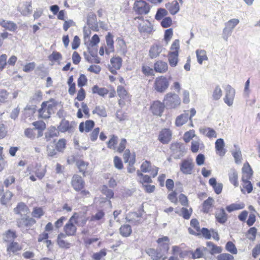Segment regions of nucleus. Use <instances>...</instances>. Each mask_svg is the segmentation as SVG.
<instances>
[{"label": "nucleus", "mask_w": 260, "mask_h": 260, "mask_svg": "<svg viewBox=\"0 0 260 260\" xmlns=\"http://www.w3.org/2000/svg\"><path fill=\"white\" fill-rule=\"evenodd\" d=\"M214 200L211 197H209L205 200L203 204V211L204 213H208L213 207Z\"/></svg>", "instance_id": "7c9ffc66"}, {"label": "nucleus", "mask_w": 260, "mask_h": 260, "mask_svg": "<svg viewBox=\"0 0 260 260\" xmlns=\"http://www.w3.org/2000/svg\"><path fill=\"white\" fill-rule=\"evenodd\" d=\"M66 236L63 234H59L57 238V243L60 247L67 249L70 248V244L63 240Z\"/></svg>", "instance_id": "f704fd0d"}, {"label": "nucleus", "mask_w": 260, "mask_h": 260, "mask_svg": "<svg viewBox=\"0 0 260 260\" xmlns=\"http://www.w3.org/2000/svg\"><path fill=\"white\" fill-rule=\"evenodd\" d=\"M207 245L209 248L210 253L212 255L220 253L222 251V248L220 247L215 245L211 242H208Z\"/></svg>", "instance_id": "473e14b6"}, {"label": "nucleus", "mask_w": 260, "mask_h": 260, "mask_svg": "<svg viewBox=\"0 0 260 260\" xmlns=\"http://www.w3.org/2000/svg\"><path fill=\"white\" fill-rule=\"evenodd\" d=\"M135 20H138V28L140 34L148 35L154 31L153 24L148 20L145 19L142 16L136 17Z\"/></svg>", "instance_id": "f257e3e1"}, {"label": "nucleus", "mask_w": 260, "mask_h": 260, "mask_svg": "<svg viewBox=\"0 0 260 260\" xmlns=\"http://www.w3.org/2000/svg\"><path fill=\"white\" fill-rule=\"evenodd\" d=\"M229 180L235 187L239 185L238 181V173L235 169H231L228 174Z\"/></svg>", "instance_id": "c85d7f7f"}, {"label": "nucleus", "mask_w": 260, "mask_h": 260, "mask_svg": "<svg viewBox=\"0 0 260 260\" xmlns=\"http://www.w3.org/2000/svg\"><path fill=\"white\" fill-rule=\"evenodd\" d=\"M245 205L243 203H233L226 207V209L229 212H232L235 210L242 209L244 208Z\"/></svg>", "instance_id": "e433bc0d"}, {"label": "nucleus", "mask_w": 260, "mask_h": 260, "mask_svg": "<svg viewBox=\"0 0 260 260\" xmlns=\"http://www.w3.org/2000/svg\"><path fill=\"white\" fill-rule=\"evenodd\" d=\"M118 137L115 135H112L110 139L107 142L108 148L115 150L116 145L117 143Z\"/></svg>", "instance_id": "c03bdc74"}, {"label": "nucleus", "mask_w": 260, "mask_h": 260, "mask_svg": "<svg viewBox=\"0 0 260 260\" xmlns=\"http://www.w3.org/2000/svg\"><path fill=\"white\" fill-rule=\"evenodd\" d=\"M36 223V220L28 216L25 215L17 220L18 226L23 232L26 231Z\"/></svg>", "instance_id": "423d86ee"}, {"label": "nucleus", "mask_w": 260, "mask_h": 260, "mask_svg": "<svg viewBox=\"0 0 260 260\" xmlns=\"http://www.w3.org/2000/svg\"><path fill=\"white\" fill-rule=\"evenodd\" d=\"M0 25L6 29L12 31H15L17 29L16 24L11 21L2 20L0 21Z\"/></svg>", "instance_id": "b1692460"}, {"label": "nucleus", "mask_w": 260, "mask_h": 260, "mask_svg": "<svg viewBox=\"0 0 260 260\" xmlns=\"http://www.w3.org/2000/svg\"><path fill=\"white\" fill-rule=\"evenodd\" d=\"M172 133L170 129L164 128L159 133L158 139L162 144H166L170 142Z\"/></svg>", "instance_id": "f3484780"}, {"label": "nucleus", "mask_w": 260, "mask_h": 260, "mask_svg": "<svg viewBox=\"0 0 260 260\" xmlns=\"http://www.w3.org/2000/svg\"><path fill=\"white\" fill-rule=\"evenodd\" d=\"M165 48L160 42L154 43L150 48L149 51V57L153 59L158 57Z\"/></svg>", "instance_id": "9d476101"}, {"label": "nucleus", "mask_w": 260, "mask_h": 260, "mask_svg": "<svg viewBox=\"0 0 260 260\" xmlns=\"http://www.w3.org/2000/svg\"><path fill=\"white\" fill-rule=\"evenodd\" d=\"M180 50V41L175 40L170 47V51L168 53V60L170 65H177L178 61L179 52Z\"/></svg>", "instance_id": "7ed1b4c3"}, {"label": "nucleus", "mask_w": 260, "mask_h": 260, "mask_svg": "<svg viewBox=\"0 0 260 260\" xmlns=\"http://www.w3.org/2000/svg\"><path fill=\"white\" fill-rule=\"evenodd\" d=\"M167 15L168 11L166 9L164 8H159L157 11L156 14L155 16V18L157 20H160Z\"/></svg>", "instance_id": "8fccbe9b"}, {"label": "nucleus", "mask_w": 260, "mask_h": 260, "mask_svg": "<svg viewBox=\"0 0 260 260\" xmlns=\"http://www.w3.org/2000/svg\"><path fill=\"white\" fill-rule=\"evenodd\" d=\"M250 179H247L245 178V176H242V186L243 188H241V191L244 193V189H245L247 193H250L253 189L252 185L251 182L249 180Z\"/></svg>", "instance_id": "c756f323"}, {"label": "nucleus", "mask_w": 260, "mask_h": 260, "mask_svg": "<svg viewBox=\"0 0 260 260\" xmlns=\"http://www.w3.org/2000/svg\"><path fill=\"white\" fill-rule=\"evenodd\" d=\"M173 31L172 28H169L165 30L164 39L167 44H168L170 41L173 37Z\"/></svg>", "instance_id": "4d7b16f0"}, {"label": "nucleus", "mask_w": 260, "mask_h": 260, "mask_svg": "<svg viewBox=\"0 0 260 260\" xmlns=\"http://www.w3.org/2000/svg\"><path fill=\"white\" fill-rule=\"evenodd\" d=\"M146 252L152 260H159L161 258L165 260L167 258V256L157 248H148L146 249Z\"/></svg>", "instance_id": "2eb2a0df"}, {"label": "nucleus", "mask_w": 260, "mask_h": 260, "mask_svg": "<svg viewBox=\"0 0 260 260\" xmlns=\"http://www.w3.org/2000/svg\"><path fill=\"white\" fill-rule=\"evenodd\" d=\"M158 243L157 249L161 251L165 255L169 249V239L168 237L164 236L157 240Z\"/></svg>", "instance_id": "ddd939ff"}, {"label": "nucleus", "mask_w": 260, "mask_h": 260, "mask_svg": "<svg viewBox=\"0 0 260 260\" xmlns=\"http://www.w3.org/2000/svg\"><path fill=\"white\" fill-rule=\"evenodd\" d=\"M36 129L27 128L24 131V135L28 139L33 140L36 138Z\"/></svg>", "instance_id": "5fc2aeb1"}, {"label": "nucleus", "mask_w": 260, "mask_h": 260, "mask_svg": "<svg viewBox=\"0 0 260 260\" xmlns=\"http://www.w3.org/2000/svg\"><path fill=\"white\" fill-rule=\"evenodd\" d=\"M44 214L42 209L40 207H36L31 213V215L34 217L40 218Z\"/></svg>", "instance_id": "052dcab7"}, {"label": "nucleus", "mask_w": 260, "mask_h": 260, "mask_svg": "<svg viewBox=\"0 0 260 260\" xmlns=\"http://www.w3.org/2000/svg\"><path fill=\"white\" fill-rule=\"evenodd\" d=\"M56 102L54 100L44 102L41 105V108L39 110V116L44 119L48 118L54 112Z\"/></svg>", "instance_id": "f03ea898"}, {"label": "nucleus", "mask_w": 260, "mask_h": 260, "mask_svg": "<svg viewBox=\"0 0 260 260\" xmlns=\"http://www.w3.org/2000/svg\"><path fill=\"white\" fill-rule=\"evenodd\" d=\"M75 222L70 217L68 222L63 228L64 232L67 236H74L77 231V228L74 224Z\"/></svg>", "instance_id": "412c9836"}, {"label": "nucleus", "mask_w": 260, "mask_h": 260, "mask_svg": "<svg viewBox=\"0 0 260 260\" xmlns=\"http://www.w3.org/2000/svg\"><path fill=\"white\" fill-rule=\"evenodd\" d=\"M106 255L105 249H102L100 252L95 253L93 254L92 257L95 260H100L102 257Z\"/></svg>", "instance_id": "774afa93"}, {"label": "nucleus", "mask_w": 260, "mask_h": 260, "mask_svg": "<svg viewBox=\"0 0 260 260\" xmlns=\"http://www.w3.org/2000/svg\"><path fill=\"white\" fill-rule=\"evenodd\" d=\"M216 151L218 152L220 156H223L225 153V151L223 149L224 142L223 139H218L215 143Z\"/></svg>", "instance_id": "cd10ccee"}, {"label": "nucleus", "mask_w": 260, "mask_h": 260, "mask_svg": "<svg viewBox=\"0 0 260 260\" xmlns=\"http://www.w3.org/2000/svg\"><path fill=\"white\" fill-rule=\"evenodd\" d=\"M234 256L229 253H221L217 257V260H234Z\"/></svg>", "instance_id": "338daca9"}, {"label": "nucleus", "mask_w": 260, "mask_h": 260, "mask_svg": "<svg viewBox=\"0 0 260 260\" xmlns=\"http://www.w3.org/2000/svg\"><path fill=\"white\" fill-rule=\"evenodd\" d=\"M170 149L173 153L176 155V158H179L180 156H182L186 151L184 144L178 142L172 144Z\"/></svg>", "instance_id": "aec40b11"}, {"label": "nucleus", "mask_w": 260, "mask_h": 260, "mask_svg": "<svg viewBox=\"0 0 260 260\" xmlns=\"http://www.w3.org/2000/svg\"><path fill=\"white\" fill-rule=\"evenodd\" d=\"M189 119L188 111H184V113L179 115L176 118L175 124L177 126H181L185 124Z\"/></svg>", "instance_id": "5701e85b"}, {"label": "nucleus", "mask_w": 260, "mask_h": 260, "mask_svg": "<svg viewBox=\"0 0 260 260\" xmlns=\"http://www.w3.org/2000/svg\"><path fill=\"white\" fill-rule=\"evenodd\" d=\"M66 145V140L64 139H61L58 140L56 144V149L59 152H62Z\"/></svg>", "instance_id": "6e6d98bb"}, {"label": "nucleus", "mask_w": 260, "mask_h": 260, "mask_svg": "<svg viewBox=\"0 0 260 260\" xmlns=\"http://www.w3.org/2000/svg\"><path fill=\"white\" fill-rule=\"evenodd\" d=\"M92 92L94 94L96 93L100 96H104L108 94V90L104 87L100 88L99 86L95 85L92 88Z\"/></svg>", "instance_id": "c9c22d12"}, {"label": "nucleus", "mask_w": 260, "mask_h": 260, "mask_svg": "<svg viewBox=\"0 0 260 260\" xmlns=\"http://www.w3.org/2000/svg\"><path fill=\"white\" fill-rule=\"evenodd\" d=\"M192 213V209L191 208L187 209L184 207H182L181 209V214L179 215H181L184 219H188L190 218Z\"/></svg>", "instance_id": "49530a36"}, {"label": "nucleus", "mask_w": 260, "mask_h": 260, "mask_svg": "<svg viewBox=\"0 0 260 260\" xmlns=\"http://www.w3.org/2000/svg\"><path fill=\"white\" fill-rule=\"evenodd\" d=\"M137 174L138 177H140V182L143 184L144 183H151L152 179L150 177L147 175H143L139 170H138Z\"/></svg>", "instance_id": "de8ad7c7"}, {"label": "nucleus", "mask_w": 260, "mask_h": 260, "mask_svg": "<svg viewBox=\"0 0 260 260\" xmlns=\"http://www.w3.org/2000/svg\"><path fill=\"white\" fill-rule=\"evenodd\" d=\"M106 46L105 52L107 54L114 51L113 36L110 32H108L106 36Z\"/></svg>", "instance_id": "4be33fe9"}, {"label": "nucleus", "mask_w": 260, "mask_h": 260, "mask_svg": "<svg viewBox=\"0 0 260 260\" xmlns=\"http://www.w3.org/2000/svg\"><path fill=\"white\" fill-rule=\"evenodd\" d=\"M196 54L198 62L200 64H202L203 61L207 60L208 59L206 52L204 50H197L196 51Z\"/></svg>", "instance_id": "58836bf2"}, {"label": "nucleus", "mask_w": 260, "mask_h": 260, "mask_svg": "<svg viewBox=\"0 0 260 260\" xmlns=\"http://www.w3.org/2000/svg\"><path fill=\"white\" fill-rule=\"evenodd\" d=\"M48 58L52 62L59 63L62 59V56L60 52L55 51L48 56Z\"/></svg>", "instance_id": "72a5a7b5"}, {"label": "nucleus", "mask_w": 260, "mask_h": 260, "mask_svg": "<svg viewBox=\"0 0 260 260\" xmlns=\"http://www.w3.org/2000/svg\"><path fill=\"white\" fill-rule=\"evenodd\" d=\"M75 123L73 122H70L66 119H62L58 126V130L61 133L68 132L72 133L75 128Z\"/></svg>", "instance_id": "dca6fc26"}, {"label": "nucleus", "mask_w": 260, "mask_h": 260, "mask_svg": "<svg viewBox=\"0 0 260 260\" xmlns=\"http://www.w3.org/2000/svg\"><path fill=\"white\" fill-rule=\"evenodd\" d=\"M232 154L237 164L241 162L242 154L239 148H236L235 151L232 153Z\"/></svg>", "instance_id": "680f3d73"}, {"label": "nucleus", "mask_w": 260, "mask_h": 260, "mask_svg": "<svg viewBox=\"0 0 260 260\" xmlns=\"http://www.w3.org/2000/svg\"><path fill=\"white\" fill-rule=\"evenodd\" d=\"M94 122L93 120H88L85 121V123L81 122L79 125V131L81 132H83L84 131L86 132H89L94 126Z\"/></svg>", "instance_id": "393cba45"}, {"label": "nucleus", "mask_w": 260, "mask_h": 260, "mask_svg": "<svg viewBox=\"0 0 260 260\" xmlns=\"http://www.w3.org/2000/svg\"><path fill=\"white\" fill-rule=\"evenodd\" d=\"M206 250L207 248L204 247L197 248L194 252H191L192 257L194 259L202 257Z\"/></svg>", "instance_id": "37998d69"}, {"label": "nucleus", "mask_w": 260, "mask_h": 260, "mask_svg": "<svg viewBox=\"0 0 260 260\" xmlns=\"http://www.w3.org/2000/svg\"><path fill=\"white\" fill-rule=\"evenodd\" d=\"M32 125L35 126L34 129L36 130H44L46 128V124L43 121H37L34 122Z\"/></svg>", "instance_id": "69168bd1"}, {"label": "nucleus", "mask_w": 260, "mask_h": 260, "mask_svg": "<svg viewBox=\"0 0 260 260\" xmlns=\"http://www.w3.org/2000/svg\"><path fill=\"white\" fill-rule=\"evenodd\" d=\"M204 147V144L200 140H194L191 142L190 150L193 153H197L200 148L201 149Z\"/></svg>", "instance_id": "2f4dec72"}, {"label": "nucleus", "mask_w": 260, "mask_h": 260, "mask_svg": "<svg viewBox=\"0 0 260 260\" xmlns=\"http://www.w3.org/2000/svg\"><path fill=\"white\" fill-rule=\"evenodd\" d=\"M13 193L10 191H6L1 199V203L6 205L7 202L11 199Z\"/></svg>", "instance_id": "13d9d810"}, {"label": "nucleus", "mask_w": 260, "mask_h": 260, "mask_svg": "<svg viewBox=\"0 0 260 260\" xmlns=\"http://www.w3.org/2000/svg\"><path fill=\"white\" fill-rule=\"evenodd\" d=\"M239 23L238 19H232L225 24V27L223 29L224 39L227 41L229 36L231 35L232 30Z\"/></svg>", "instance_id": "f8f14e48"}, {"label": "nucleus", "mask_w": 260, "mask_h": 260, "mask_svg": "<svg viewBox=\"0 0 260 260\" xmlns=\"http://www.w3.org/2000/svg\"><path fill=\"white\" fill-rule=\"evenodd\" d=\"M161 25L164 28H168L172 24V19L170 17H166L162 19Z\"/></svg>", "instance_id": "e2e57ef3"}, {"label": "nucleus", "mask_w": 260, "mask_h": 260, "mask_svg": "<svg viewBox=\"0 0 260 260\" xmlns=\"http://www.w3.org/2000/svg\"><path fill=\"white\" fill-rule=\"evenodd\" d=\"M120 234L123 237L129 236L132 232L131 226L128 224H124L119 229Z\"/></svg>", "instance_id": "a19ab883"}, {"label": "nucleus", "mask_w": 260, "mask_h": 260, "mask_svg": "<svg viewBox=\"0 0 260 260\" xmlns=\"http://www.w3.org/2000/svg\"><path fill=\"white\" fill-rule=\"evenodd\" d=\"M16 237L14 232L9 230L4 235V239L5 241L11 242Z\"/></svg>", "instance_id": "864d4df0"}, {"label": "nucleus", "mask_w": 260, "mask_h": 260, "mask_svg": "<svg viewBox=\"0 0 260 260\" xmlns=\"http://www.w3.org/2000/svg\"><path fill=\"white\" fill-rule=\"evenodd\" d=\"M165 106L164 102L155 101L151 105L150 110L154 115L161 117L165 110Z\"/></svg>", "instance_id": "1a4fd4ad"}, {"label": "nucleus", "mask_w": 260, "mask_h": 260, "mask_svg": "<svg viewBox=\"0 0 260 260\" xmlns=\"http://www.w3.org/2000/svg\"><path fill=\"white\" fill-rule=\"evenodd\" d=\"M77 165L78 167L79 171L83 173V174L84 175L85 171L87 169L88 164L82 160H79L77 162Z\"/></svg>", "instance_id": "0e129e2a"}, {"label": "nucleus", "mask_w": 260, "mask_h": 260, "mask_svg": "<svg viewBox=\"0 0 260 260\" xmlns=\"http://www.w3.org/2000/svg\"><path fill=\"white\" fill-rule=\"evenodd\" d=\"M93 114H96L100 117H106L107 116V112L105 108L103 106H96L92 111Z\"/></svg>", "instance_id": "79ce46f5"}, {"label": "nucleus", "mask_w": 260, "mask_h": 260, "mask_svg": "<svg viewBox=\"0 0 260 260\" xmlns=\"http://www.w3.org/2000/svg\"><path fill=\"white\" fill-rule=\"evenodd\" d=\"M166 7L172 15L176 14L180 9L179 3L177 1H173L166 4Z\"/></svg>", "instance_id": "bb28decb"}, {"label": "nucleus", "mask_w": 260, "mask_h": 260, "mask_svg": "<svg viewBox=\"0 0 260 260\" xmlns=\"http://www.w3.org/2000/svg\"><path fill=\"white\" fill-rule=\"evenodd\" d=\"M133 8L135 12L139 15H146L150 10L149 4L143 0L136 1Z\"/></svg>", "instance_id": "0eeeda50"}, {"label": "nucleus", "mask_w": 260, "mask_h": 260, "mask_svg": "<svg viewBox=\"0 0 260 260\" xmlns=\"http://www.w3.org/2000/svg\"><path fill=\"white\" fill-rule=\"evenodd\" d=\"M105 215V213L102 210H99L94 215L91 216L90 220L96 221L102 219Z\"/></svg>", "instance_id": "603ef678"}, {"label": "nucleus", "mask_w": 260, "mask_h": 260, "mask_svg": "<svg viewBox=\"0 0 260 260\" xmlns=\"http://www.w3.org/2000/svg\"><path fill=\"white\" fill-rule=\"evenodd\" d=\"M225 249L228 251L230 252L232 254H236L237 253V248L233 243L231 241H229L226 243Z\"/></svg>", "instance_id": "3c124183"}, {"label": "nucleus", "mask_w": 260, "mask_h": 260, "mask_svg": "<svg viewBox=\"0 0 260 260\" xmlns=\"http://www.w3.org/2000/svg\"><path fill=\"white\" fill-rule=\"evenodd\" d=\"M71 184L76 191H80L83 188L85 183L81 176L74 175L72 179Z\"/></svg>", "instance_id": "a211bd4d"}, {"label": "nucleus", "mask_w": 260, "mask_h": 260, "mask_svg": "<svg viewBox=\"0 0 260 260\" xmlns=\"http://www.w3.org/2000/svg\"><path fill=\"white\" fill-rule=\"evenodd\" d=\"M215 217L217 221L220 223L223 224L226 221L227 214L223 208H221L216 212Z\"/></svg>", "instance_id": "a878e982"}, {"label": "nucleus", "mask_w": 260, "mask_h": 260, "mask_svg": "<svg viewBox=\"0 0 260 260\" xmlns=\"http://www.w3.org/2000/svg\"><path fill=\"white\" fill-rule=\"evenodd\" d=\"M163 102L168 109H175L181 104L179 95L172 92H169L165 95Z\"/></svg>", "instance_id": "20e7f679"}, {"label": "nucleus", "mask_w": 260, "mask_h": 260, "mask_svg": "<svg viewBox=\"0 0 260 260\" xmlns=\"http://www.w3.org/2000/svg\"><path fill=\"white\" fill-rule=\"evenodd\" d=\"M21 249V246L17 242H12L7 246V251L9 253H15Z\"/></svg>", "instance_id": "4c0bfd02"}, {"label": "nucleus", "mask_w": 260, "mask_h": 260, "mask_svg": "<svg viewBox=\"0 0 260 260\" xmlns=\"http://www.w3.org/2000/svg\"><path fill=\"white\" fill-rule=\"evenodd\" d=\"M222 94L221 89L219 85H217L213 91L212 98L213 100L217 101L221 97Z\"/></svg>", "instance_id": "a18cd8bd"}, {"label": "nucleus", "mask_w": 260, "mask_h": 260, "mask_svg": "<svg viewBox=\"0 0 260 260\" xmlns=\"http://www.w3.org/2000/svg\"><path fill=\"white\" fill-rule=\"evenodd\" d=\"M235 95V90L230 85H228L225 88V95L223 99L224 103L229 106L233 104Z\"/></svg>", "instance_id": "4468645a"}, {"label": "nucleus", "mask_w": 260, "mask_h": 260, "mask_svg": "<svg viewBox=\"0 0 260 260\" xmlns=\"http://www.w3.org/2000/svg\"><path fill=\"white\" fill-rule=\"evenodd\" d=\"M71 218L75 224L82 227L85 225L88 220V218L85 214L76 212L74 213Z\"/></svg>", "instance_id": "6ab92c4d"}, {"label": "nucleus", "mask_w": 260, "mask_h": 260, "mask_svg": "<svg viewBox=\"0 0 260 260\" xmlns=\"http://www.w3.org/2000/svg\"><path fill=\"white\" fill-rule=\"evenodd\" d=\"M117 91L120 98L118 104L121 107H122L125 105V102L130 101L129 96L125 88L121 86H118Z\"/></svg>", "instance_id": "9b49d317"}, {"label": "nucleus", "mask_w": 260, "mask_h": 260, "mask_svg": "<svg viewBox=\"0 0 260 260\" xmlns=\"http://www.w3.org/2000/svg\"><path fill=\"white\" fill-rule=\"evenodd\" d=\"M195 136L194 131L190 130L185 133L183 136V140L186 143L189 142Z\"/></svg>", "instance_id": "bf43d9fd"}, {"label": "nucleus", "mask_w": 260, "mask_h": 260, "mask_svg": "<svg viewBox=\"0 0 260 260\" xmlns=\"http://www.w3.org/2000/svg\"><path fill=\"white\" fill-rule=\"evenodd\" d=\"M194 167L193 159L187 158L183 159L180 164V171L184 175H191Z\"/></svg>", "instance_id": "39448f33"}, {"label": "nucleus", "mask_w": 260, "mask_h": 260, "mask_svg": "<svg viewBox=\"0 0 260 260\" xmlns=\"http://www.w3.org/2000/svg\"><path fill=\"white\" fill-rule=\"evenodd\" d=\"M252 171L248 163H245L242 168L243 176L245 178L250 179L252 175Z\"/></svg>", "instance_id": "ea45409f"}, {"label": "nucleus", "mask_w": 260, "mask_h": 260, "mask_svg": "<svg viewBox=\"0 0 260 260\" xmlns=\"http://www.w3.org/2000/svg\"><path fill=\"white\" fill-rule=\"evenodd\" d=\"M152 167L149 161L145 160L141 164V171L143 173H148L151 171Z\"/></svg>", "instance_id": "09e8293b"}, {"label": "nucleus", "mask_w": 260, "mask_h": 260, "mask_svg": "<svg viewBox=\"0 0 260 260\" xmlns=\"http://www.w3.org/2000/svg\"><path fill=\"white\" fill-rule=\"evenodd\" d=\"M169 86L168 79L164 76H160L155 80L153 87L157 92L162 93L168 89Z\"/></svg>", "instance_id": "6e6552de"}]
</instances>
